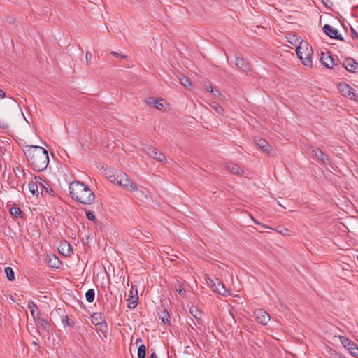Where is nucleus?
Instances as JSON below:
<instances>
[{
    "label": "nucleus",
    "mask_w": 358,
    "mask_h": 358,
    "mask_svg": "<svg viewBox=\"0 0 358 358\" xmlns=\"http://www.w3.org/2000/svg\"><path fill=\"white\" fill-rule=\"evenodd\" d=\"M23 151L31 168L38 172L44 171L49 164L48 151L41 146L25 145Z\"/></svg>",
    "instance_id": "obj_1"
},
{
    "label": "nucleus",
    "mask_w": 358,
    "mask_h": 358,
    "mask_svg": "<svg viewBox=\"0 0 358 358\" xmlns=\"http://www.w3.org/2000/svg\"><path fill=\"white\" fill-rule=\"evenodd\" d=\"M69 194L72 199L84 205L92 204L95 199V194L87 185L79 181L69 184Z\"/></svg>",
    "instance_id": "obj_2"
},
{
    "label": "nucleus",
    "mask_w": 358,
    "mask_h": 358,
    "mask_svg": "<svg viewBox=\"0 0 358 358\" xmlns=\"http://www.w3.org/2000/svg\"><path fill=\"white\" fill-rule=\"evenodd\" d=\"M296 55L301 63L306 66H312L313 49L308 42L301 41L296 47Z\"/></svg>",
    "instance_id": "obj_3"
},
{
    "label": "nucleus",
    "mask_w": 358,
    "mask_h": 358,
    "mask_svg": "<svg viewBox=\"0 0 358 358\" xmlns=\"http://www.w3.org/2000/svg\"><path fill=\"white\" fill-rule=\"evenodd\" d=\"M108 179L111 182L115 183L127 190H138V185L132 182L124 172H120L117 175H111L109 176Z\"/></svg>",
    "instance_id": "obj_4"
},
{
    "label": "nucleus",
    "mask_w": 358,
    "mask_h": 358,
    "mask_svg": "<svg viewBox=\"0 0 358 358\" xmlns=\"http://www.w3.org/2000/svg\"><path fill=\"white\" fill-rule=\"evenodd\" d=\"M338 89L342 95L348 97L350 100L358 101V96L355 90L345 82L338 83Z\"/></svg>",
    "instance_id": "obj_5"
},
{
    "label": "nucleus",
    "mask_w": 358,
    "mask_h": 358,
    "mask_svg": "<svg viewBox=\"0 0 358 358\" xmlns=\"http://www.w3.org/2000/svg\"><path fill=\"white\" fill-rule=\"evenodd\" d=\"M144 150L151 158L155 159L158 162H162L166 161L165 155L162 152H159L157 148L152 145H145Z\"/></svg>",
    "instance_id": "obj_6"
},
{
    "label": "nucleus",
    "mask_w": 358,
    "mask_h": 358,
    "mask_svg": "<svg viewBox=\"0 0 358 358\" xmlns=\"http://www.w3.org/2000/svg\"><path fill=\"white\" fill-rule=\"evenodd\" d=\"M256 320L258 323L266 325L271 319L269 314L263 309H257L254 312Z\"/></svg>",
    "instance_id": "obj_7"
},
{
    "label": "nucleus",
    "mask_w": 358,
    "mask_h": 358,
    "mask_svg": "<svg viewBox=\"0 0 358 358\" xmlns=\"http://www.w3.org/2000/svg\"><path fill=\"white\" fill-rule=\"evenodd\" d=\"M324 33L331 38L344 41L341 35L338 34V32L333 27L329 24H324L322 27Z\"/></svg>",
    "instance_id": "obj_8"
},
{
    "label": "nucleus",
    "mask_w": 358,
    "mask_h": 358,
    "mask_svg": "<svg viewBox=\"0 0 358 358\" xmlns=\"http://www.w3.org/2000/svg\"><path fill=\"white\" fill-rule=\"evenodd\" d=\"M350 73H356L358 70V62L352 57H348L342 65Z\"/></svg>",
    "instance_id": "obj_9"
},
{
    "label": "nucleus",
    "mask_w": 358,
    "mask_h": 358,
    "mask_svg": "<svg viewBox=\"0 0 358 358\" xmlns=\"http://www.w3.org/2000/svg\"><path fill=\"white\" fill-rule=\"evenodd\" d=\"M320 61L322 64L327 69H331L333 66L338 65L337 64L335 63L334 59L329 52H327V53H321Z\"/></svg>",
    "instance_id": "obj_10"
},
{
    "label": "nucleus",
    "mask_w": 358,
    "mask_h": 358,
    "mask_svg": "<svg viewBox=\"0 0 358 358\" xmlns=\"http://www.w3.org/2000/svg\"><path fill=\"white\" fill-rule=\"evenodd\" d=\"M91 321L94 325L101 327L103 326L105 327V330L108 329L106 321L101 313H94L91 315Z\"/></svg>",
    "instance_id": "obj_11"
},
{
    "label": "nucleus",
    "mask_w": 358,
    "mask_h": 358,
    "mask_svg": "<svg viewBox=\"0 0 358 358\" xmlns=\"http://www.w3.org/2000/svg\"><path fill=\"white\" fill-rule=\"evenodd\" d=\"M254 141L257 146H258L263 152L267 155H269L271 153V150L272 149L271 145L267 142V141L262 138H255L254 139Z\"/></svg>",
    "instance_id": "obj_12"
},
{
    "label": "nucleus",
    "mask_w": 358,
    "mask_h": 358,
    "mask_svg": "<svg viewBox=\"0 0 358 358\" xmlns=\"http://www.w3.org/2000/svg\"><path fill=\"white\" fill-rule=\"evenodd\" d=\"M128 304L127 307L129 309H134L138 305V296L137 294V290L136 289L135 294L133 292V287L130 290V295L129 299H127Z\"/></svg>",
    "instance_id": "obj_13"
},
{
    "label": "nucleus",
    "mask_w": 358,
    "mask_h": 358,
    "mask_svg": "<svg viewBox=\"0 0 358 358\" xmlns=\"http://www.w3.org/2000/svg\"><path fill=\"white\" fill-rule=\"evenodd\" d=\"M235 64L238 69L243 72L246 73L250 70L249 63L246 62L245 59L243 57H236Z\"/></svg>",
    "instance_id": "obj_14"
},
{
    "label": "nucleus",
    "mask_w": 358,
    "mask_h": 358,
    "mask_svg": "<svg viewBox=\"0 0 358 358\" xmlns=\"http://www.w3.org/2000/svg\"><path fill=\"white\" fill-rule=\"evenodd\" d=\"M339 340L343 346L349 350L350 352L352 351L355 347L357 345V344H355L352 341L343 336H339Z\"/></svg>",
    "instance_id": "obj_15"
},
{
    "label": "nucleus",
    "mask_w": 358,
    "mask_h": 358,
    "mask_svg": "<svg viewBox=\"0 0 358 358\" xmlns=\"http://www.w3.org/2000/svg\"><path fill=\"white\" fill-rule=\"evenodd\" d=\"M163 101V99H158L153 97H149L146 99L145 102L148 105L152 106L158 110H162L164 107L162 103Z\"/></svg>",
    "instance_id": "obj_16"
},
{
    "label": "nucleus",
    "mask_w": 358,
    "mask_h": 358,
    "mask_svg": "<svg viewBox=\"0 0 358 358\" xmlns=\"http://www.w3.org/2000/svg\"><path fill=\"white\" fill-rule=\"evenodd\" d=\"M60 252L66 257H70L73 254V249L71 245L67 242L64 241L59 247Z\"/></svg>",
    "instance_id": "obj_17"
},
{
    "label": "nucleus",
    "mask_w": 358,
    "mask_h": 358,
    "mask_svg": "<svg viewBox=\"0 0 358 358\" xmlns=\"http://www.w3.org/2000/svg\"><path fill=\"white\" fill-rule=\"evenodd\" d=\"M212 289L213 292L222 295H224L227 293L224 285L218 279H216V282L212 284Z\"/></svg>",
    "instance_id": "obj_18"
},
{
    "label": "nucleus",
    "mask_w": 358,
    "mask_h": 358,
    "mask_svg": "<svg viewBox=\"0 0 358 358\" xmlns=\"http://www.w3.org/2000/svg\"><path fill=\"white\" fill-rule=\"evenodd\" d=\"M48 266L53 268H58L61 265V262L55 255L47 256L46 258Z\"/></svg>",
    "instance_id": "obj_19"
},
{
    "label": "nucleus",
    "mask_w": 358,
    "mask_h": 358,
    "mask_svg": "<svg viewBox=\"0 0 358 358\" xmlns=\"http://www.w3.org/2000/svg\"><path fill=\"white\" fill-rule=\"evenodd\" d=\"M34 319L35 320L36 324L41 325L45 331L49 332L50 331V325L49 324L48 320L41 317L39 315L35 317Z\"/></svg>",
    "instance_id": "obj_20"
},
{
    "label": "nucleus",
    "mask_w": 358,
    "mask_h": 358,
    "mask_svg": "<svg viewBox=\"0 0 358 358\" xmlns=\"http://www.w3.org/2000/svg\"><path fill=\"white\" fill-rule=\"evenodd\" d=\"M286 38L287 39V41L293 45H299L300 44V42L303 41L300 36H297L296 34L289 33L286 36Z\"/></svg>",
    "instance_id": "obj_21"
},
{
    "label": "nucleus",
    "mask_w": 358,
    "mask_h": 358,
    "mask_svg": "<svg viewBox=\"0 0 358 358\" xmlns=\"http://www.w3.org/2000/svg\"><path fill=\"white\" fill-rule=\"evenodd\" d=\"M227 169L233 174L241 175L243 173V170L240 168L238 165L234 164H229L227 165Z\"/></svg>",
    "instance_id": "obj_22"
},
{
    "label": "nucleus",
    "mask_w": 358,
    "mask_h": 358,
    "mask_svg": "<svg viewBox=\"0 0 358 358\" xmlns=\"http://www.w3.org/2000/svg\"><path fill=\"white\" fill-rule=\"evenodd\" d=\"M189 313L197 320L201 319V311L196 306H192L189 308Z\"/></svg>",
    "instance_id": "obj_23"
},
{
    "label": "nucleus",
    "mask_w": 358,
    "mask_h": 358,
    "mask_svg": "<svg viewBox=\"0 0 358 358\" xmlns=\"http://www.w3.org/2000/svg\"><path fill=\"white\" fill-rule=\"evenodd\" d=\"M61 320L64 327H73L75 324L74 322L67 315H62Z\"/></svg>",
    "instance_id": "obj_24"
},
{
    "label": "nucleus",
    "mask_w": 358,
    "mask_h": 358,
    "mask_svg": "<svg viewBox=\"0 0 358 358\" xmlns=\"http://www.w3.org/2000/svg\"><path fill=\"white\" fill-rule=\"evenodd\" d=\"M4 272L9 281H13L15 280V273L11 267L5 268Z\"/></svg>",
    "instance_id": "obj_25"
},
{
    "label": "nucleus",
    "mask_w": 358,
    "mask_h": 358,
    "mask_svg": "<svg viewBox=\"0 0 358 358\" xmlns=\"http://www.w3.org/2000/svg\"><path fill=\"white\" fill-rule=\"evenodd\" d=\"M85 298L88 302L92 303L94 301L95 298L94 290L93 289H88L85 293Z\"/></svg>",
    "instance_id": "obj_26"
},
{
    "label": "nucleus",
    "mask_w": 358,
    "mask_h": 358,
    "mask_svg": "<svg viewBox=\"0 0 358 358\" xmlns=\"http://www.w3.org/2000/svg\"><path fill=\"white\" fill-rule=\"evenodd\" d=\"M10 213L15 217H22V212L19 207L13 206L10 209Z\"/></svg>",
    "instance_id": "obj_27"
},
{
    "label": "nucleus",
    "mask_w": 358,
    "mask_h": 358,
    "mask_svg": "<svg viewBox=\"0 0 358 358\" xmlns=\"http://www.w3.org/2000/svg\"><path fill=\"white\" fill-rule=\"evenodd\" d=\"M138 358H145L146 355V347L141 344L138 348Z\"/></svg>",
    "instance_id": "obj_28"
},
{
    "label": "nucleus",
    "mask_w": 358,
    "mask_h": 358,
    "mask_svg": "<svg viewBox=\"0 0 358 358\" xmlns=\"http://www.w3.org/2000/svg\"><path fill=\"white\" fill-rule=\"evenodd\" d=\"M27 307L30 310V313H31V316L34 318H35V317H36L35 316V309H36V310L38 309V307L36 305V303L33 301H30L28 302Z\"/></svg>",
    "instance_id": "obj_29"
},
{
    "label": "nucleus",
    "mask_w": 358,
    "mask_h": 358,
    "mask_svg": "<svg viewBox=\"0 0 358 358\" xmlns=\"http://www.w3.org/2000/svg\"><path fill=\"white\" fill-rule=\"evenodd\" d=\"M28 187H29V190L33 194H35L36 192H38V185L37 184L34 182V181H31L30 182H29L28 184Z\"/></svg>",
    "instance_id": "obj_30"
},
{
    "label": "nucleus",
    "mask_w": 358,
    "mask_h": 358,
    "mask_svg": "<svg viewBox=\"0 0 358 358\" xmlns=\"http://www.w3.org/2000/svg\"><path fill=\"white\" fill-rule=\"evenodd\" d=\"M211 107L218 113V114H222L224 113L223 108L220 106V103L213 102L211 104Z\"/></svg>",
    "instance_id": "obj_31"
},
{
    "label": "nucleus",
    "mask_w": 358,
    "mask_h": 358,
    "mask_svg": "<svg viewBox=\"0 0 358 358\" xmlns=\"http://www.w3.org/2000/svg\"><path fill=\"white\" fill-rule=\"evenodd\" d=\"M180 81L181 85H182L184 87H185L189 89L191 87H192V83L186 77H182V78L180 79Z\"/></svg>",
    "instance_id": "obj_32"
},
{
    "label": "nucleus",
    "mask_w": 358,
    "mask_h": 358,
    "mask_svg": "<svg viewBox=\"0 0 358 358\" xmlns=\"http://www.w3.org/2000/svg\"><path fill=\"white\" fill-rule=\"evenodd\" d=\"M311 153L313 156L315 158L320 159L321 157H322V154L324 153L320 148L313 149L311 150Z\"/></svg>",
    "instance_id": "obj_33"
},
{
    "label": "nucleus",
    "mask_w": 358,
    "mask_h": 358,
    "mask_svg": "<svg viewBox=\"0 0 358 358\" xmlns=\"http://www.w3.org/2000/svg\"><path fill=\"white\" fill-rule=\"evenodd\" d=\"M162 320L164 324H170V315L166 309H164V310L163 311Z\"/></svg>",
    "instance_id": "obj_34"
},
{
    "label": "nucleus",
    "mask_w": 358,
    "mask_h": 358,
    "mask_svg": "<svg viewBox=\"0 0 358 358\" xmlns=\"http://www.w3.org/2000/svg\"><path fill=\"white\" fill-rule=\"evenodd\" d=\"M176 290L178 292V294L181 296H185L186 294V291L183 289L182 286L180 284H176L175 285Z\"/></svg>",
    "instance_id": "obj_35"
},
{
    "label": "nucleus",
    "mask_w": 358,
    "mask_h": 358,
    "mask_svg": "<svg viewBox=\"0 0 358 358\" xmlns=\"http://www.w3.org/2000/svg\"><path fill=\"white\" fill-rule=\"evenodd\" d=\"M86 217L87 219L90 221L95 222L96 220L95 215L94 213L90 210H86L85 211Z\"/></svg>",
    "instance_id": "obj_36"
},
{
    "label": "nucleus",
    "mask_w": 358,
    "mask_h": 358,
    "mask_svg": "<svg viewBox=\"0 0 358 358\" xmlns=\"http://www.w3.org/2000/svg\"><path fill=\"white\" fill-rule=\"evenodd\" d=\"M324 164H330L331 160L329 158L328 155H325L324 153L322 154V157H321L320 159Z\"/></svg>",
    "instance_id": "obj_37"
},
{
    "label": "nucleus",
    "mask_w": 358,
    "mask_h": 358,
    "mask_svg": "<svg viewBox=\"0 0 358 358\" xmlns=\"http://www.w3.org/2000/svg\"><path fill=\"white\" fill-rule=\"evenodd\" d=\"M110 53H111V55H113L115 57L121 58V59H126L127 58V55H122V54L119 53V52H115V51H112Z\"/></svg>",
    "instance_id": "obj_38"
},
{
    "label": "nucleus",
    "mask_w": 358,
    "mask_h": 358,
    "mask_svg": "<svg viewBox=\"0 0 358 358\" xmlns=\"http://www.w3.org/2000/svg\"><path fill=\"white\" fill-rule=\"evenodd\" d=\"M350 36L352 38H356L358 40V33L352 27H350Z\"/></svg>",
    "instance_id": "obj_39"
},
{
    "label": "nucleus",
    "mask_w": 358,
    "mask_h": 358,
    "mask_svg": "<svg viewBox=\"0 0 358 358\" xmlns=\"http://www.w3.org/2000/svg\"><path fill=\"white\" fill-rule=\"evenodd\" d=\"M350 355L355 357V358H358V346L357 345L355 347L352 351H351Z\"/></svg>",
    "instance_id": "obj_40"
},
{
    "label": "nucleus",
    "mask_w": 358,
    "mask_h": 358,
    "mask_svg": "<svg viewBox=\"0 0 358 358\" xmlns=\"http://www.w3.org/2000/svg\"><path fill=\"white\" fill-rule=\"evenodd\" d=\"M206 90L209 93H213L214 87L211 85H206Z\"/></svg>",
    "instance_id": "obj_41"
},
{
    "label": "nucleus",
    "mask_w": 358,
    "mask_h": 358,
    "mask_svg": "<svg viewBox=\"0 0 358 358\" xmlns=\"http://www.w3.org/2000/svg\"><path fill=\"white\" fill-rule=\"evenodd\" d=\"M211 94H212L215 97H217V96H220V95H221L220 92L218 90H217V89H214V90H213V93H211Z\"/></svg>",
    "instance_id": "obj_42"
},
{
    "label": "nucleus",
    "mask_w": 358,
    "mask_h": 358,
    "mask_svg": "<svg viewBox=\"0 0 358 358\" xmlns=\"http://www.w3.org/2000/svg\"><path fill=\"white\" fill-rule=\"evenodd\" d=\"M92 58V55L89 52L86 53V62L89 64L90 62V59Z\"/></svg>",
    "instance_id": "obj_43"
},
{
    "label": "nucleus",
    "mask_w": 358,
    "mask_h": 358,
    "mask_svg": "<svg viewBox=\"0 0 358 358\" xmlns=\"http://www.w3.org/2000/svg\"><path fill=\"white\" fill-rule=\"evenodd\" d=\"M206 280L210 285L211 287H212V284H213V282H216V280H214L210 278L209 277L207 278Z\"/></svg>",
    "instance_id": "obj_44"
},
{
    "label": "nucleus",
    "mask_w": 358,
    "mask_h": 358,
    "mask_svg": "<svg viewBox=\"0 0 358 358\" xmlns=\"http://www.w3.org/2000/svg\"><path fill=\"white\" fill-rule=\"evenodd\" d=\"M6 128H8V125L0 121V129H6Z\"/></svg>",
    "instance_id": "obj_45"
},
{
    "label": "nucleus",
    "mask_w": 358,
    "mask_h": 358,
    "mask_svg": "<svg viewBox=\"0 0 358 358\" xmlns=\"http://www.w3.org/2000/svg\"><path fill=\"white\" fill-rule=\"evenodd\" d=\"M6 97V93L0 89V99H3Z\"/></svg>",
    "instance_id": "obj_46"
},
{
    "label": "nucleus",
    "mask_w": 358,
    "mask_h": 358,
    "mask_svg": "<svg viewBox=\"0 0 358 358\" xmlns=\"http://www.w3.org/2000/svg\"><path fill=\"white\" fill-rule=\"evenodd\" d=\"M321 1L326 6H328V2H330L329 0H321Z\"/></svg>",
    "instance_id": "obj_47"
},
{
    "label": "nucleus",
    "mask_w": 358,
    "mask_h": 358,
    "mask_svg": "<svg viewBox=\"0 0 358 358\" xmlns=\"http://www.w3.org/2000/svg\"><path fill=\"white\" fill-rule=\"evenodd\" d=\"M149 358H157V355L155 352L152 353Z\"/></svg>",
    "instance_id": "obj_48"
},
{
    "label": "nucleus",
    "mask_w": 358,
    "mask_h": 358,
    "mask_svg": "<svg viewBox=\"0 0 358 358\" xmlns=\"http://www.w3.org/2000/svg\"><path fill=\"white\" fill-rule=\"evenodd\" d=\"M99 330L101 331L102 332L107 331V330H105V327L103 326V327L99 326Z\"/></svg>",
    "instance_id": "obj_49"
},
{
    "label": "nucleus",
    "mask_w": 358,
    "mask_h": 358,
    "mask_svg": "<svg viewBox=\"0 0 358 358\" xmlns=\"http://www.w3.org/2000/svg\"><path fill=\"white\" fill-rule=\"evenodd\" d=\"M142 341V339L141 338H138L136 340V342L135 343L137 345L138 343L141 342Z\"/></svg>",
    "instance_id": "obj_50"
},
{
    "label": "nucleus",
    "mask_w": 358,
    "mask_h": 358,
    "mask_svg": "<svg viewBox=\"0 0 358 358\" xmlns=\"http://www.w3.org/2000/svg\"><path fill=\"white\" fill-rule=\"evenodd\" d=\"M40 185H41V186H43V187L44 189H45L46 192H48V191H49V189H48V188H46V187H45L43 184H41V183Z\"/></svg>",
    "instance_id": "obj_51"
},
{
    "label": "nucleus",
    "mask_w": 358,
    "mask_h": 358,
    "mask_svg": "<svg viewBox=\"0 0 358 358\" xmlns=\"http://www.w3.org/2000/svg\"><path fill=\"white\" fill-rule=\"evenodd\" d=\"M1 324H2V320H1V317H0V327L1 326Z\"/></svg>",
    "instance_id": "obj_52"
},
{
    "label": "nucleus",
    "mask_w": 358,
    "mask_h": 358,
    "mask_svg": "<svg viewBox=\"0 0 358 358\" xmlns=\"http://www.w3.org/2000/svg\"><path fill=\"white\" fill-rule=\"evenodd\" d=\"M254 222L256 223V224H259V222H258L257 221H256L255 219H253Z\"/></svg>",
    "instance_id": "obj_53"
},
{
    "label": "nucleus",
    "mask_w": 358,
    "mask_h": 358,
    "mask_svg": "<svg viewBox=\"0 0 358 358\" xmlns=\"http://www.w3.org/2000/svg\"><path fill=\"white\" fill-rule=\"evenodd\" d=\"M33 345H37V343H36V341H34V342H33Z\"/></svg>",
    "instance_id": "obj_54"
}]
</instances>
